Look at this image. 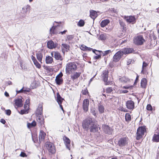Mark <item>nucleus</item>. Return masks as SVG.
<instances>
[{
  "instance_id": "nucleus-8",
  "label": "nucleus",
  "mask_w": 159,
  "mask_h": 159,
  "mask_svg": "<svg viewBox=\"0 0 159 159\" xmlns=\"http://www.w3.org/2000/svg\"><path fill=\"white\" fill-rule=\"evenodd\" d=\"M108 70H105L103 71L102 74V77L105 82V84L106 85H108L109 82H107L108 77Z\"/></svg>"
},
{
  "instance_id": "nucleus-43",
  "label": "nucleus",
  "mask_w": 159,
  "mask_h": 159,
  "mask_svg": "<svg viewBox=\"0 0 159 159\" xmlns=\"http://www.w3.org/2000/svg\"><path fill=\"white\" fill-rule=\"evenodd\" d=\"M150 37L151 39H153L154 40H155V39H156V36L154 33V32H151Z\"/></svg>"
},
{
  "instance_id": "nucleus-17",
  "label": "nucleus",
  "mask_w": 159,
  "mask_h": 159,
  "mask_svg": "<svg viewBox=\"0 0 159 159\" xmlns=\"http://www.w3.org/2000/svg\"><path fill=\"white\" fill-rule=\"evenodd\" d=\"M31 58L33 61L34 65L38 68L40 69L41 67L40 64L38 62L35 57L32 55L31 57Z\"/></svg>"
},
{
  "instance_id": "nucleus-32",
  "label": "nucleus",
  "mask_w": 159,
  "mask_h": 159,
  "mask_svg": "<svg viewBox=\"0 0 159 159\" xmlns=\"http://www.w3.org/2000/svg\"><path fill=\"white\" fill-rule=\"evenodd\" d=\"M30 8V6L29 5H27L26 6H24L22 8L23 13H26L28 11H29Z\"/></svg>"
},
{
  "instance_id": "nucleus-37",
  "label": "nucleus",
  "mask_w": 159,
  "mask_h": 159,
  "mask_svg": "<svg viewBox=\"0 0 159 159\" xmlns=\"http://www.w3.org/2000/svg\"><path fill=\"white\" fill-rule=\"evenodd\" d=\"M36 125V122L35 121H33L31 123H28L27 124V126L29 128H30L32 127H34Z\"/></svg>"
},
{
  "instance_id": "nucleus-63",
  "label": "nucleus",
  "mask_w": 159,
  "mask_h": 159,
  "mask_svg": "<svg viewBox=\"0 0 159 159\" xmlns=\"http://www.w3.org/2000/svg\"><path fill=\"white\" fill-rule=\"evenodd\" d=\"M5 95L7 97L9 96V94L6 92L5 93Z\"/></svg>"
},
{
  "instance_id": "nucleus-15",
  "label": "nucleus",
  "mask_w": 159,
  "mask_h": 159,
  "mask_svg": "<svg viewBox=\"0 0 159 159\" xmlns=\"http://www.w3.org/2000/svg\"><path fill=\"white\" fill-rule=\"evenodd\" d=\"M57 43H54L52 41H49L47 43L48 47L50 49L55 48L57 46Z\"/></svg>"
},
{
  "instance_id": "nucleus-7",
  "label": "nucleus",
  "mask_w": 159,
  "mask_h": 159,
  "mask_svg": "<svg viewBox=\"0 0 159 159\" xmlns=\"http://www.w3.org/2000/svg\"><path fill=\"white\" fill-rule=\"evenodd\" d=\"M123 55V53L120 50L117 52L114 56L113 57V61L115 62L118 61L120 59Z\"/></svg>"
},
{
  "instance_id": "nucleus-60",
  "label": "nucleus",
  "mask_w": 159,
  "mask_h": 159,
  "mask_svg": "<svg viewBox=\"0 0 159 159\" xmlns=\"http://www.w3.org/2000/svg\"><path fill=\"white\" fill-rule=\"evenodd\" d=\"M1 122L3 124H5L6 122V121L5 120H4L3 119H1Z\"/></svg>"
},
{
  "instance_id": "nucleus-27",
  "label": "nucleus",
  "mask_w": 159,
  "mask_h": 159,
  "mask_svg": "<svg viewBox=\"0 0 159 159\" xmlns=\"http://www.w3.org/2000/svg\"><path fill=\"white\" fill-rule=\"evenodd\" d=\"M110 20H109L106 19L102 20L101 23V26L102 27H103L107 25L110 23Z\"/></svg>"
},
{
  "instance_id": "nucleus-22",
  "label": "nucleus",
  "mask_w": 159,
  "mask_h": 159,
  "mask_svg": "<svg viewBox=\"0 0 159 159\" xmlns=\"http://www.w3.org/2000/svg\"><path fill=\"white\" fill-rule=\"evenodd\" d=\"M36 55L37 58L39 62L42 63V61L43 57V54L40 51L38 52L36 54Z\"/></svg>"
},
{
  "instance_id": "nucleus-14",
  "label": "nucleus",
  "mask_w": 159,
  "mask_h": 159,
  "mask_svg": "<svg viewBox=\"0 0 159 159\" xmlns=\"http://www.w3.org/2000/svg\"><path fill=\"white\" fill-rule=\"evenodd\" d=\"M120 50L123 53V55L124 54H128L134 52V50L133 49L130 48H125Z\"/></svg>"
},
{
  "instance_id": "nucleus-35",
  "label": "nucleus",
  "mask_w": 159,
  "mask_h": 159,
  "mask_svg": "<svg viewBox=\"0 0 159 159\" xmlns=\"http://www.w3.org/2000/svg\"><path fill=\"white\" fill-rule=\"evenodd\" d=\"M58 76H56L55 80L57 84L58 85L61 84L63 82V80L62 78H58Z\"/></svg>"
},
{
  "instance_id": "nucleus-40",
  "label": "nucleus",
  "mask_w": 159,
  "mask_h": 159,
  "mask_svg": "<svg viewBox=\"0 0 159 159\" xmlns=\"http://www.w3.org/2000/svg\"><path fill=\"white\" fill-rule=\"evenodd\" d=\"M84 20H81L78 22L77 25L79 26L82 27L84 25Z\"/></svg>"
},
{
  "instance_id": "nucleus-45",
  "label": "nucleus",
  "mask_w": 159,
  "mask_h": 159,
  "mask_svg": "<svg viewBox=\"0 0 159 159\" xmlns=\"http://www.w3.org/2000/svg\"><path fill=\"white\" fill-rule=\"evenodd\" d=\"M105 91L107 93H110L113 91V89L112 87H110L107 88Z\"/></svg>"
},
{
  "instance_id": "nucleus-10",
  "label": "nucleus",
  "mask_w": 159,
  "mask_h": 159,
  "mask_svg": "<svg viewBox=\"0 0 159 159\" xmlns=\"http://www.w3.org/2000/svg\"><path fill=\"white\" fill-rule=\"evenodd\" d=\"M124 18L127 22L129 23H131L132 24H134L135 22V18L134 16H125Z\"/></svg>"
},
{
  "instance_id": "nucleus-28",
  "label": "nucleus",
  "mask_w": 159,
  "mask_h": 159,
  "mask_svg": "<svg viewBox=\"0 0 159 159\" xmlns=\"http://www.w3.org/2000/svg\"><path fill=\"white\" fill-rule=\"evenodd\" d=\"M57 101L59 105L61 104L63 99L61 97L58 93L57 94Z\"/></svg>"
},
{
  "instance_id": "nucleus-26",
  "label": "nucleus",
  "mask_w": 159,
  "mask_h": 159,
  "mask_svg": "<svg viewBox=\"0 0 159 159\" xmlns=\"http://www.w3.org/2000/svg\"><path fill=\"white\" fill-rule=\"evenodd\" d=\"M58 25H57L56 26H53L50 29V32L51 34H57L58 33V32H57L56 30V28L57 26H58Z\"/></svg>"
},
{
  "instance_id": "nucleus-36",
  "label": "nucleus",
  "mask_w": 159,
  "mask_h": 159,
  "mask_svg": "<svg viewBox=\"0 0 159 159\" xmlns=\"http://www.w3.org/2000/svg\"><path fill=\"white\" fill-rule=\"evenodd\" d=\"M80 73L76 72L73 75H71V77L73 80H74L79 77L80 76Z\"/></svg>"
},
{
  "instance_id": "nucleus-50",
  "label": "nucleus",
  "mask_w": 159,
  "mask_h": 159,
  "mask_svg": "<svg viewBox=\"0 0 159 159\" xmlns=\"http://www.w3.org/2000/svg\"><path fill=\"white\" fill-rule=\"evenodd\" d=\"M82 93L83 94L86 95L88 93V90L87 89H85L84 90H83L82 91Z\"/></svg>"
},
{
  "instance_id": "nucleus-42",
  "label": "nucleus",
  "mask_w": 159,
  "mask_h": 159,
  "mask_svg": "<svg viewBox=\"0 0 159 159\" xmlns=\"http://www.w3.org/2000/svg\"><path fill=\"white\" fill-rule=\"evenodd\" d=\"M100 52H102L103 56H106V55L110 53H111V50H109L104 51V52H102L101 51Z\"/></svg>"
},
{
  "instance_id": "nucleus-13",
  "label": "nucleus",
  "mask_w": 159,
  "mask_h": 159,
  "mask_svg": "<svg viewBox=\"0 0 159 159\" xmlns=\"http://www.w3.org/2000/svg\"><path fill=\"white\" fill-rule=\"evenodd\" d=\"M37 120L38 122L39 126H42L44 125V119L42 116H37Z\"/></svg>"
},
{
  "instance_id": "nucleus-56",
  "label": "nucleus",
  "mask_w": 159,
  "mask_h": 159,
  "mask_svg": "<svg viewBox=\"0 0 159 159\" xmlns=\"http://www.w3.org/2000/svg\"><path fill=\"white\" fill-rule=\"evenodd\" d=\"M128 92V91L127 90H122L120 91V93H127Z\"/></svg>"
},
{
  "instance_id": "nucleus-48",
  "label": "nucleus",
  "mask_w": 159,
  "mask_h": 159,
  "mask_svg": "<svg viewBox=\"0 0 159 159\" xmlns=\"http://www.w3.org/2000/svg\"><path fill=\"white\" fill-rule=\"evenodd\" d=\"M101 56L100 55H97V56H94L93 57V59L94 60H97V59L101 58Z\"/></svg>"
},
{
  "instance_id": "nucleus-5",
  "label": "nucleus",
  "mask_w": 159,
  "mask_h": 159,
  "mask_svg": "<svg viewBox=\"0 0 159 159\" xmlns=\"http://www.w3.org/2000/svg\"><path fill=\"white\" fill-rule=\"evenodd\" d=\"M46 146L49 152L51 153H55L56 151L55 147L53 144L50 142H47Z\"/></svg>"
},
{
  "instance_id": "nucleus-6",
  "label": "nucleus",
  "mask_w": 159,
  "mask_h": 159,
  "mask_svg": "<svg viewBox=\"0 0 159 159\" xmlns=\"http://www.w3.org/2000/svg\"><path fill=\"white\" fill-rule=\"evenodd\" d=\"M128 140L127 137L121 138L118 141V145L120 147L124 146L128 144Z\"/></svg>"
},
{
  "instance_id": "nucleus-39",
  "label": "nucleus",
  "mask_w": 159,
  "mask_h": 159,
  "mask_svg": "<svg viewBox=\"0 0 159 159\" xmlns=\"http://www.w3.org/2000/svg\"><path fill=\"white\" fill-rule=\"evenodd\" d=\"M29 109H27V108H25V109L21 110L20 113L22 115L27 114L28 113Z\"/></svg>"
},
{
  "instance_id": "nucleus-57",
  "label": "nucleus",
  "mask_w": 159,
  "mask_h": 159,
  "mask_svg": "<svg viewBox=\"0 0 159 159\" xmlns=\"http://www.w3.org/2000/svg\"><path fill=\"white\" fill-rule=\"evenodd\" d=\"M66 31H67L66 30H65L62 32H58V33H57V34H59L60 33H61L62 34H65V33Z\"/></svg>"
},
{
  "instance_id": "nucleus-47",
  "label": "nucleus",
  "mask_w": 159,
  "mask_h": 159,
  "mask_svg": "<svg viewBox=\"0 0 159 159\" xmlns=\"http://www.w3.org/2000/svg\"><path fill=\"white\" fill-rule=\"evenodd\" d=\"M119 23L121 27L124 28L125 26L124 23L122 21L119 20Z\"/></svg>"
},
{
  "instance_id": "nucleus-1",
  "label": "nucleus",
  "mask_w": 159,
  "mask_h": 159,
  "mask_svg": "<svg viewBox=\"0 0 159 159\" xmlns=\"http://www.w3.org/2000/svg\"><path fill=\"white\" fill-rule=\"evenodd\" d=\"M98 125L97 121L94 119L88 118L83 122L82 127L87 130L90 129L92 132H96L98 131Z\"/></svg>"
},
{
  "instance_id": "nucleus-20",
  "label": "nucleus",
  "mask_w": 159,
  "mask_h": 159,
  "mask_svg": "<svg viewBox=\"0 0 159 159\" xmlns=\"http://www.w3.org/2000/svg\"><path fill=\"white\" fill-rule=\"evenodd\" d=\"M36 112L37 114L38 115L37 116H42L43 113V107L42 105H39Z\"/></svg>"
},
{
  "instance_id": "nucleus-16",
  "label": "nucleus",
  "mask_w": 159,
  "mask_h": 159,
  "mask_svg": "<svg viewBox=\"0 0 159 159\" xmlns=\"http://www.w3.org/2000/svg\"><path fill=\"white\" fill-rule=\"evenodd\" d=\"M103 130L106 134H110L111 133V130L110 127L106 125H103L102 126Z\"/></svg>"
},
{
  "instance_id": "nucleus-2",
  "label": "nucleus",
  "mask_w": 159,
  "mask_h": 159,
  "mask_svg": "<svg viewBox=\"0 0 159 159\" xmlns=\"http://www.w3.org/2000/svg\"><path fill=\"white\" fill-rule=\"evenodd\" d=\"M77 66L75 62H70L68 63L66 66V73L70 74L73 73L76 70Z\"/></svg>"
},
{
  "instance_id": "nucleus-18",
  "label": "nucleus",
  "mask_w": 159,
  "mask_h": 159,
  "mask_svg": "<svg viewBox=\"0 0 159 159\" xmlns=\"http://www.w3.org/2000/svg\"><path fill=\"white\" fill-rule=\"evenodd\" d=\"M46 135V133L43 130L40 131L39 136V141L40 142L43 141Z\"/></svg>"
},
{
  "instance_id": "nucleus-55",
  "label": "nucleus",
  "mask_w": 159,
  "mask_h": 159,
  "mask_svg": "<svg viewBox=\"0 0 159 159\" xmlns=\"http://www.w3.org/2000/svg\"><path fill=\"white\" fill-rule=\"evenodd\" d=\"M30 89L29 88H24V93H25L26 92H30Z\"/></svg>"
},
{
  "instance_id": "nucleus-3",
  "label": "nucleus",
  "mask_w": 159,
  "mask_h": 159,
  "mask_svg": "<svg viewBox=\"0 0 159 159\" xmlns=\"http://www.w3.org/2000/svg\"><path fill=\"white\" fill-rule=\"evenodd\" d=\"M133 41L135 44L141 45L143 44L145 40L142 35H139L134 37Z\"/></svg>"
},
{
  "instance_id": "nucleus-41",
  "label": "nucleus",
  "mask_w": 159,
  "mask_h": 159,
  "mask_svg": "<svg viewBox=\"0 0 159 159\" xmlns=\"http://www.w3.org/2000/svg\"><path fill=\"white\" fill-rule=\"evenodd\" d=\"M106 35L104 34H101L100 35L99 39L101 40H105L106 39Z\"/></svg>"
},
{
  "instance_id": "nucleus-23",
  "label": "nucleus",
  "mask_w": 159,
  "mask_h": 159,
  "mask_svg": "<svg viewBox=\"0 0 159 159\" xmlns=\"http://www.w3.org/2000/svg\"><path fill=\"white\" fill-rule=\"evenodd\" d=\"M80 48L81 50L84 51H91L92 50V48H89L84 44L81 45Z\"/></svg>"
},
{
  "instance_id": "nucleus-58",
  "label": "nucleus",
  "mask_w": 159,
  "mask_h": 159,
  "mask_svg": "<svg viewBox=\"0 0 159 159\" xmlns=\"http://www.w3.org/2000/svg\"><path fill=\"white\" fill-rule=\"evenodd\" d=\"M63 75L62 73L61 72L59 74H58L57 76H58V78H62V76Z\"/></svg>"
},
{
  "instance_id": "nucleus-44",
  "label": "nucleus",
  "mask_w": 159,
  "mask_h": 159,
  "mask_svg": "<svg viewBox=\"0 0 159 159\" xmlns=\"http://www.w3.org/2000/svg\"><path fill=\"white\" fill-rule=\"evenodd\" d=\"M147 64L145 63V62H143V66H142V70L141 71V73L143 74L144 73V70L145 69V68L147 66Z\"/></svg>"
},
{
  "instance_id": "nucleus-30",
  "label": "nucleus",
  "mask_w": 159,
  "mask_h": 159,
  "mask_svg": "<svg viewBox=\"0 0 159 159\" xmlns=\"http://www.w3.org/2000/svg\"><path fill=\"white\" fill-rule=\"evenodd\" d=\"M45 61L47 64H51L53 62V59L52 57L48 56L46 57Z\"/></svg>"
},
{
  "instance_id": "nucleus-11",
  "label": "nucleus",
  "mask_w": 159,
  "mask_h": 159,
  "mask_svg": "<svg viewBox=\"0 0 159 159\" xmlns=\"http://www.w3.org/2000/svg\"><path fill=\"white\" fill-rule=\"evenodd\" d=\"M51 55L52 57H54L57 60H62V57L60 53L58 52H53L51 53Z\"/></svg>"
},
{
  "instance_id": "nucleus-29",
  "label": "nucleus",
  "mask_w": 159,
  "mask_h": 159,
  "mask_svg": "<svg viewBox=\"0 0 159 159\" xmlns=\"http://www.w3.org/2000/svg\"><path fill=\"white\" fill-rule=\"evenodd\" d=\"M30 104V99L29 98H28L26 100V101L25 102V103L24 105V108H27V109H29Z\"/></svg>"
},
{
  "instance_id": "nucleus-19",
  "label": "nucleus",
  "mask_w": 159,
  "mask_h": 159,
  "mask_svg": "<svg viewBox=\"0 0 159 159\" xmlns=\"http://www.w3.org/2000/svg\"><path fill=\"white\" fill-rule=\"evenodd\" d=\"M22 100L21 98H19L15 100V104L16 106L19 107L22 106Z\"/></svg>"
},
{
  "instance_id": "nucleus-4",
  "label": "nucleus",
  "mask_w": 159,
  "mask_h": 159,
  "mask_svg": "<svg viewBox=\"0 0 159 159\" xmlns=\"http://www.w3.org/2000/svg\"><path fill=\"white\" fill-rule=\"evenodd\" d=\"M146 132V129L144 127L141 126L139 127L137 132V136L136 139L137 140H139L143 137V135L144 134V133Z\"/></svg>"
},
{
  "instance_id": "nucleus-31",
  "label": "nucleus",
  "mask_w": 159,
  "mask_h": 159,
  "mask_svg": "<svg viewBox=\"0 0 159 159\" xmlns=\"http://www.w3.org/2000/svg\"><path fill=\"white\" fill-rule=\"evenodd\" d=\"M147 80L145 78H143L142 79L141 82V86L143 88H144L146 87V85L147 84Z\"/></svg>"
},
{
  "instance_id": "nucleus-59",
  "label": "nucleus",
  "mask_w": 159,
  "mask_h": 159,
  "mask_svg": "<svg viewBox=\"0 0 159 159\" xmlns=\"http://www.w3.org/2000/svg\"><path fill=\"white\" fill-rule=\"evenodd\" d=\"M92 51H93V53H94L95 54H96V55H98V53H97V52H95V51H96V52H100V51H98L97 50H92Z\"/></svg>"
},
{
  "instance_id": "nucleus-25",
  "label": "nucleus",
  "mask_w": 159,
  "mask_h": 159,
  "mask_svg": "<svg viewBox=\"0 0 159 159\" xmlns=\"http://www.w3.org/2000/svg\"><path fill=\"white\" fill-rule=\"evenodd\" d=\"M90 16L94 20L97 16V14L96 11L92 10L90 11Z\"/></svg>"
},
{
  "instance_id": "nucleus-21",
  "label": "nucleus",
  "mask_w": 159,
  "mask_h": 159,
  "mask_svg": "<svg viewBox=\"0 0 159 159\" xmlns=\"http://www.w3.org/2000/svg\"><path fill=\"white\" fill-rule=\"evenodd\" d=\"M64 140L66 148L68 149L69 150H70V140L66 137L64 138Z\"/></svg>"
},
{
  "instance_id": "nucleus-49",
  "label": "nucleus",
  "mask_w": 159,
  "mask_h": 159,
  "mask_svg": "<svg viewBox=\"0 0 159 159\" xmlns=\"http://www.w3.org/2000/svg\"><path fill=\"white\" fill-rule=\"evenodd\" d=\"M74 36L73 35H69L67 36V39L68 40H71L74 38Z\"/></svg>"
},
{
  "instance_id": "nucleus-24",
  "label": "nucleus",
  "mask_w": 159,
  "mask_h": 159,
  "mask_svg": "<svg viewBox=\"0 0 159 159\" xmlns=\"http://www.w3.org/2000/svg\"><path fill=\"white\" fill-rule=\"evenodd\" d=\"M70 46L67 44L63 43L62 44L61 48L62 50L67 52L69 50Z\"/></svg>"
},
{
  "instance_id": "nucleus-46",
  "label": "nucleus",
  "mask_w": 159,
  "mask_h": 159,
  "mask_svg": "<svg viewBox=\"0 0 159 159\" xmlns=\"http://www.w3.org/2000/svg\"><path fill=\"white\" fill-rule=\"evenodd\" d=\"M147 109L148 111H152V107L150 104H148L147 106Z\"/></svg>"
},
{
  "instance_id": "nucleus-64",
  "label": "nucleus",
  "mask_w": 159,
  "mask_h": 159,
  "mask_svg": "<svg viewBox=\"0 0 159 159\" xmlns=\"http://www.w3.org/2000/svg\"><path fill=\"white\" fill-rule=\"evenodd\" d=\"M60 105V107L61 108V110L63 111H64V110H63V108L62 107V105H61V104L59 105Z\"/></svg>"
},
{
  "instance_id": "nucleus-61",
  "label": "nucleus",
  "mask_w": 159,
  "mask_h": 159,
  "mask_svg": "<svg viewBox=\"0 0 159 159\" xmlns=\"http://www.w3.org/2000/svg\"><path fill=\"white\" fill-rule=\"evenodd\" d=\"M130 87L128 86H124L123 87V88L125 89H129Z\"/></svg>"
},
{
  "instance_id": "nucleus-52",
  "label": "nucleus",
  "mask_w": 159,
  "mask_h": 159,
  "mask_svg": "<svg viewBox=\"0 0 159 159\" xmlns=\"http://www.w3.org/2000/svg\"><path fill=\"white\" fill-rule=\"evenodd\" d=\"M24 87H23L22 89H21L20 90H16V92L17 93H21L24 92Z\"/></svg>"
},
{
  "instance_id": "nucleus-34",
  "label": "nucleus",
  "mask_w": 159,
  "mask_h": 159,
  "mask_svg": "<svg viewBox=\"0 0 159 159\" xmlns=\"http://www.w3.org/2000/svg\"><path fill=\"white\" fill-rule=\"evenodd\" d=\"M152 140L155 142H159V134H154Z\"/></svg>"
},
{
  "instance_id": "nucleus-53",
  "label": "nucleus",
  "mask_w": 159,
  "mask_h": 159,
  "mask_svg": "<svg viewBox=\"0 0 159 159\" xmlns=\"http://www.w3.org/2000/svg\"><path fill=\"white\" fill-rule=\"evenodd\" d=\"M20 156L23 157H26L27 156L26 154L24 152H21Z\"/></svg>"
},
{
  "instance_id": "nucleus-9",
  "label": "nucleus",
  "mask_w": 159,
  "mask_h": 159,
  "mask_svg": "<svg viewBox=\"0 0 159 159\" xmlns=\"http://www.w3.org/2000/svg\"><path fill=\"white\" fill-rule=\"evenodd\" d=\"M89 101L87 99H85L83 102V108L85 112L87 111L88 110Z\"/></svg>"
},
{
  "instance_id": "nucleus-54",
  "label": "nucleus",
  "mask_w": 159,
  "mask_h": 159,
  "mask_svg": "<svg viewBox=\"0 0 159 159\" xmlns=\"http://www.w3.org/2000/svg\"><path fill=\"white\" fill-rule=\"evenodd\" d=\"M11 113V111L10 110H7L6 111V114L7 115H10Z\"/></svg>"
},
{
  "instance_id": "nucleus-38",
  "label": "nucleus",
  "mask_w": 159,
  "mask_h": 159,
  "mask_svg": "<svg viewBox=\"0 0 159 159\" xmlns=\"http://www.w3.org/2000/svg\"><path fill=\"white\" fill-rule=\"evenodd\" d=\"M125 120L127 121H130L131 120L130 115L128 113L126 114L125 115Z\"/></svg>"
},
{
  "instance_id": "nucleus-12",
  "label": "nucleus",
  "mask_w": 159,
  "mask_h": 159,
  "mask_svg": "<svg viewBox=\"0 0 159 159\" xmlns=\"http://www.w3.org/2000/svg\"><path fill=\"white\" fill-rule=\"evenodd\" d=\"M127 108L130 110H133L134 107V102L132 100L128 101L126 103Z\"/></svg>"
},
{
  "instance_id": "nucleus-33",
  "label": "nucleus",
  "mask_w": 159,
  "mask_h": 159,
  "mask_svg": "<svg viewBox=\"0 0 159 159\" xmlns=\"http://www.w3.org/2000/svg\"><path fill=\"white\" fill-rule=\"evenodd\" d=\"M98 109L99 112L100 113H102L104 112V106L100 104H98Z\"/></svg>"
},
{
  "instance_id": "nucleus-51",
  "label": "nucleus",
  "mask_w": 159,
  "mask_h": 159,
  "mask_svg": "<svg viewBox=\"0 0 159 159\" xmlns=\"http://www.w3.org/2000/svg\"><path fill=\"white\" fill-rule=\"evenodd\" d=\"M91 112L94 115L96 116V112L94 108L91 109Z\"/></svg>"
},
{
  "instance_id": "nucleus-62",
  "label": "nucleus",
  "mask_w": 159,
  "mask_h": 159,
  "mask_svg": "<svg viewBox=\"0 0 159 159\" xmlns=\"http://www.w3.org/2000/svg\"><path fill=\"white\" fill-rule=\"evenodd\" d=\"M132 60L131 59H129L127 62V64L128 65L131 63Z\"/></svg>"
}]
</instances>
